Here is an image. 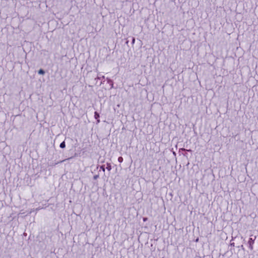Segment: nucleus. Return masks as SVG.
<instances>
[{
	"instance_id": "obj_1",
	"label": "nucleus",
	"mask_w": 258,
	"mask_h": 258,
	"mask_svg": "<svg viewBox=\"0 0 258 258\" xmlns=\"http://www.w3.org/2000/svg\"><path fill=\"white\" fill-rule=\"evenodd\" d=\"M254 238H255V236H254ZM254 239H252V238H249L248 243V244L249 245V248H250V249H252V248H252V244L254 243Z\"/></svg>"
},
{
	"instance_id": "obj_2",
	"label": "nucleus",
	"mask_w": 258,
	"mask_h": 258,
	"mask_svg": "<svg viewBox=\"0 0 258 258\" xmlns=\"http://www.w3.org/2000/svg\"><path fill=\"white\" fill-rule=\"evenodd\" d=\"M94 117L96 119H97V122H100V120H99V117H100V115L99 114L95 111V113H94Z\"/></svg>"
},
{
	"instance_id": "obj_3",
	"label": "nucleus",
	"mask_w": 258,
	"mask_h": 258,
	"mask_svg": "<svg viewBox=\"0 0 258 258\" xmlns=\"http://www.w3.org/2000/svg\"><path fill=\"white\" fill-rule=\"evenodd\" d=\"M59 147H60V148H62V149L66 147L65 142L63 141L62 142H61L59 145Z\"/></svg>"
},
{
	"instance_id": "obj_4",
	"label": "nucleus",
	"mask_w": 258,
	"mask_h": 258,
	"mask_svg": "<svg viewBox=\"0 0 258 258\" xmlns=\"http://www.w3.org/2000/svg\"><path fill=\"white\" fill-rule=\"evenodd\" d=\"M111 165L110 163H107L106 169L108 171H110L111 170Z\"/></svg>"
},
{
	"instance_id": "obj_5",
	"label": "nucleus",
	"mask_w": 258,
	"mask_h": 258,
	"mask_svg": "<svg viewBox=\"0 0 258 258\" xmlns=\"http://www.w3.org/2000/svg\"><path fill=\"white\" fill-rule=\"evenodd\" d=\"M45 73V72L43 70L40 69L38 71V74L40 75H43Z\"/></svg>"
},
{
	"instance_id": "obj_6",
	"label": "nucleus",
	"mask_w": 258,
	"mask_h": 258,
	"mask_svg": "<svg viewBox=\"0 0 258 258\" xmlns=\"http://www.w3.org/2000/svg\"><path fill=\"white\" fill-rule=\"evenodd\" d=\"M118 161L119 163H121L123 161V158L122 157H119L118 158Z\"/></svg>"
},
{
	"instance_id": "obj_7",
	"label": "nucleus",
	"mask_w": 258,
	"mask_h": 258,
	"mask_svg": "<svg viewBox=\"0 0 258 258\" xmlns=\"http://www.w3.org/2000/svg\"><path fill=\"white\" fill-rule=\"evenodd\" d=\"M100 169H102V170L103 172H105V165H101V166H100Z\"/></svg>"
},
{
	"instance_id": "obj_8",
	"label": "nucleus",
	"mask_w": 258,
	"mask_h": 258,
	"mask_svg": "<svg viewBox=\"0 0 258 258\" xmlns=\"http://www.w3.org/2000/svg\"><path fill=\"white\" fill-rule=\"evenodd\" d=\"M99 177V175H95L94 176L93 178L94 179L96 180Z\"/></svg>"
},
{
	"instance_id": "obj_9",
	"label": "nucleus",
	"mask_w": 258,
	"mask_h": 258,
	"mask_svg": "<svg viewBox=\"0 0 258 258\" xmlns=\"http://www.w3.org/2000/svg\"><path fill=\"white\" fill-rule=\"evenodd\" d=\"M230 244L232 246H234V243H231Z\"/></svg>"
},
{
	"instance_id": "obj_10",
	"label": "nucleus",
	"mask_w": 258,
	"mask_h": 258,
	"mask_svg": "<svg viewBox=\"0 0 258 258\" xmlns=\"http://www.w3.org/2000/svg\"><path fill=\"white\" fill-rule=\"evenodd\" d=\"M134 42H135V38H133V43H134Z\"/></svg>"
},
{
	"instance_id": "obj_11",
	"label": "nucleus",
	"mask_w": 258,
	"mask_h": 258,
	"mask_svg": "<svg viewBox=\"0 0 258 258\" xmlns=\"http://www.w3.org/2000/svg\"><path fill=\"white\" fill-rule=\"evenodd\" d=\"M102 82H100V85H101Z\"/></svg>"
}]
</instances>
